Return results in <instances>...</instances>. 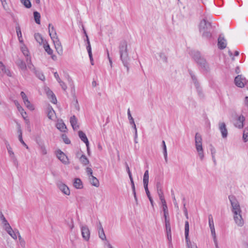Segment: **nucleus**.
Here are the masks:
<instances>
[{
	"mask_svg": "<svg viewBox=\"0 0 248 248\" xmlns=\"http://www.w3.org/2000/svg\"><path fill=\"white\" fill-rule=\"evenodd\" d=\"M228 198L232 207V212L234 214V220L239 226H242L244 225V220L241 214L242 211L239 203L235 196L230 195Z\"/></svg>",
	"mask_w": 248,
	"mask_h": 248,
	"instance_id": "1",
	"label": "nucleus"
},
{
	"mask_svg": "<svg viewBox=\"0 0 248 248\" xmlns=\"http://www.w3.org/2000/svg\"><path fill=\"white\" fill-rule=\"evenodd\" d=\"M119 51L120 59L127 71L129 70L130 58L128 56L127 50V44L125 40H122L120 42L119 46Z\"/></svg>",
	"mask_w": 248,
	"mask_h": 248,
	"instance_id": "2",
	"label": "nucleus"
},
{
	"mask_svg": "<svg viewBox=\"0 0 248 248\" xmlns=\"http://www.w3.org/2000/svg\"><path fill=\"white\" fill-rule=\"evenodd\" d=\"M192 58L202 71L208 72L210 71V68L209 63L199 51L194 52L192 53Z\"/></svg>",
	"mask_w": 248,
	"mask_h": 248,
	"instance_id": "3",
	"label": "nucleus"
},
{
	"mask_svg": "<svg viewBox=\"0 0 248 248\" xmlns=\"http://www.w3.org/2000/svg\"><path fill=\"white\" fill-rule=\"evenodd\" d=\"M211 24L205 19L202 20L199 25V31L202 37L209 39L212 37Z\"/></svg>",
	"mask_w": 248,
	"mask_h": 248,
	"instance_id": "4",
	"label": "nucleus"
},
{
	"mask_svg": "<svg viewBox=\"0 0 248 248\" xmlns=\"http://www.w3.org/2000/svg\"><path fill=\"white\" fill-rule=\"evenodd\" d=\"M195 141L196 150L201 160H202L204 158L203 150L202 146V138L201 134L198 132L195 134Z\"/></svg>",
	"mask_w": 248,
	"mask_h": 248,
	"instance_id": "5",
	"label": "nucleus"
},
{
	"mask_svg": "<svg viewBox=\"0 0 248 248\" xmlns=\"http://www.w3.org/2000/svg\"><path fill=\"white\" fill-rule=\"evenodd\" d=\"M56 155L57 158L64 164H69V159L66 155L61 150L58 149L56 152Z\"/></svg>",
	"mask_w": 248,
	"mask_h": 248,
	"instance_id": "6",
	"label": "nucleus"
},
{
	"mask_svg": "<svg viewBox=\"0 0 248 248\" xmlns=\"http://www.w3.org/2000/svg\"><path fill=\"white\" fill-rule=\"evenodd\" d=\"M26 61L28 64V67L32 71L37 78H41L43 76L42 73L39 70H36L34 65L31 63L30 58H27Z\"/></svg>",
	"mask_w": 248,
	"mask_h": 248,
	"instance_id": "7",
	"label": "nucleus"
},
{
	"mask_svg": "<svg viewBox=\"0 0 248 248\" xmlns=\"http://www.w3.org/2000/svg\"><path fill=\"white\" fill-rule=\"evenodd\" d=\"M165 229H166L167 236L168 240L169 241V246L170 247L172 246L171 231L170 220L165 221Z\"/></svg>",
	"mask_w": 248,
	"mask_h": 248,
	"instance_id": "8",
	"label": "nucleus"
},
{
	"mask_svg": "<svg viewBox=\"0 0 248 248\" xmlns=\"http://www.w3.org/2000/svg\"><path fill=\"white\" fill-rule=\"evenodd\" d=\"M81 234L83 238L85 241H89L90 237V231L87 226H82L81 227Z\"/></svg>",
	"mask_w": 248,
	"mask_h": 248,
	"instance_id": "9",
	"label": "nucleus"
},
{
	"mask_svg": "<svg viewBox=\"0 0 248 248\" xmlns=\"http://www.w3.org/2000/svg\"><path fill=\"white\" fill-rule=\"evenodd\" d=\"M189 225L188 221H185V239L186 243V245L188 248H190V241L189 238Z\"/></svg>",
	"mask_w": 248,
	"mask_h": 248,
	"instance_id": "10",
	"label": "nucleus"
},
{
	"mask_svg": "<svg viewBox=\"0 0 248 248\" xmlns=\"http://www.w3.org/2000/svg\"><path fill=\"white\" fill-rule=\"evenodd\" d=\"M218 128L221 133V136L223 139L226 138L228 136V130L226 125L224 122H220L218 124Z\"/></svg>",
	"mask_w": 248,
	"mask_h": 248,
	"instance_id": "11",
	"label": "nucleus"
},
{
	"mask_svg": "<svg viewBox=\"0 0 248 248\" xmlns=\"http://www.w3.org/2000/svg\"><path fill=\"white\" fill-rule=\"evenodd\" d=\"M58 187L59 189L64 194L69 195L70 191L69 187L63 183L60 182L57 184Z\"/></svg>",
	"mask_w": 248,
	"mask_h": 248,
	"instance_id": "12",
	"label": "nucleus"
},
{
	"mask_svg": "<svg viewBox=\"0 0 248 248\" xmlns=\"http://www.w3.org/2000/svg\"><path fill=\"white\" fill-rule=\"evenodd\" d=\"M217 45L218 48L220 49H224L226 47V40L224 39V37L222 36L221 35H219L218 38Z\"/></svg>",
	"mask_w": 248,
	"mask_h": 248,
	"instance_id": "13",
	"label": "nucleus"
},
{
	"mask_svg": "<svg viewBox=\"0 0 248 248\" xmlns=\"http://www.w3.org/2000/svg\"><path fill=\"white\" fill-rule=\"evenodd\" d=\"M98 235L99 238L102 240H106V235L105 234L103 228L102 226L101 223L100 221L99 222V224L98 226Z\"/></svg>",
	"mask_w": 248,
	"mask_h": 248,
	"instance_id": "14",
	"label": "nucleus"
},
{
	"mask_svg": "<svg viewBox=\"0 0 248 248\" xmlns=\"http://www.w3.org/2000/svg\"><path fill=\"white\" fill-rule=\"evenodd\" d=\"M70 122L74 130H76L79 128V125H76L78 122V120L75 115L70 117Z\"/></svg>",
	"mask_w": 248,
	"mask_h": 248,
	"instance_id": "15",
	"label": "nucleus"
},
{
	"mask_svg": "<svg viewBox=\"0 0 248 248\" xmlns=\"http://www.w3.org/2000/svg\"><path fill=\"white\" fill-rule=\"evenodd\" d=\"M55 48L56 49V51H57L58 53L61 55L62 54L63 50H62V47L61 44V43L59 40H57V41H55L53 42Z\"/></svg>",
	"mask_w": 248,
	"mask_h": 248,
	"instance_id": "16",
	"label": "nucleus"
},
{
	"mask_svg": "<svg viewBox=\"0 0 248 248\" xmlns=\"http://www.w3.org/2000/svg\"><path fill=\"white\" fill-rule=\"evenodd\" d=\"M237 121H239V122H237V124H235V126L239 129L243 128L244 123L245 121V117L243 115H241L238 117Z\"/></svg>",
	"mask_w": 248,
	"mask_h": 248,
	"instance_id": "17",
	"label": "nucleus"
},
{
	"mask_svg": "<svg viewBox=\"0 0 248 248\" xmlns=\"http://www.w3.org/2000/svg\"><path fill=\"white\" fill-rule=\"evenodd\" d=\"M73 185L77 189H81L83 187L82 182L80 178H75Z\"/></svg>",
	"mask_w": 248,
	"mask_h": 248,
	"instance_id": "18",
	"label": "nucleus"
},
{
	"mask_svg": "<svg viewBox=\"0 0 248 248\" xmlns=\"http://www.w3.org/2000/svg\"><path fill=\"white\" fill-rule=\"evenodd\" d=\"M78 134L80 140L85 143V144H88L89 143L88 139L86 135V134L82 131H79L78 132Z\"/></svg>",
	"mask_w": 248,
	"mask_h": 248,
	"instance_id": "19",
	"label": "nucleus"
},
{
	"mask_svg": "<svg viewBox=\"0 0 248 248\" xmlns=\"http://www.w3.org/2000/svg\"><path fill=\"white\" fill-rule=\"evenodd\" d=\"M15 104L16 105L18 110L20 112V114L24 119H25V116L27 115V113L24 111L23 108L20 105L17 101H15Z\"/></svg>",
	"mask_w": 248,
	"mask_h": 248,
	"instance_id": "20",
	"label": "nucleus"
},
{
	"mask_svg": "<svg viewBox=\"0 0 248 248\" xmlns=\"http://www.w3.org/2000/svg\"><path fill=\"white\" fill-rule=\"evenodd\" d=\"M246 78H234V83L236 86L240 88H243L245 86L246 83H244L243 80L245 81Z\"/></svg>",
	"mask_w": 248,
	"mask_h": 248,
	"instance_id": "21",
	"label": "nucleus"
},
{
	"mask_svg": "<svg viewBox=\"0 0 248 248\" xmlns=\"http://www.w3.org/2000/svg\"><path fill=\"white\" fill-rule=\"evenodd\" d=\"M16 64L18 67L22 70H25L27 68V65L25 62L21 59H18L16 62Z\"/></svg>",
	"mask_w": 248,
	"mask_h": 248,
	"instance_id": "22",
	"label": "nucleus"
},
{
	"mask_svg": "<svg viewBox=\"0 0 248 248\" xmlns=\"http://www.w3.org/2000/svg\"><path fill=\"white\" fill-rule=\"evenodd\" d=\"M89 178L90 182L93 186L97 187H98L99 186V181L95 176L93 175Z\"/></svg>",
	"mask_w": 248,
	"mask_h": 248,
	"instance_id": "23",
	"label": "nucleus"
},
{
	"mask_svg": "<svg viewBox=\"0 0 248 248\" xmlns=\"http://www.w3.org/2000/svg\"><path fill=\"white\" fill-rule=\"evenodd\" d=\"M54 114H55V112L54 110L52 107L49 105L47 108V117L48 118L52 120V117Z\"/></svg>",
	"mask_w": 248,
	"mask_h": 248,
	"instance_id": "24",
	"label": "nucleus"
},
{
	"mask_svg": "<svg viewBox=\"0 0 248 248\" xmlns=\"http://www.w3.org/2000/svg\"><path fill=\"white\" fill-rule=\"evenodd\" d=\"M79 160L80 162L83 165H87L89 164L90 162L88 158L85 155H82L81 156L79 157Z\"/></svg>",
	"mask_w": 248,
	"mask_h": 248,
	"instance_id": "25",
	"label": "nucleus"
},
{
	"mask_svg": "<svg viewBox=\"0 0 248 248\" xmlns=\"http://www.w3.org/2000/svg\"><path fill=\"white\" fill-rule=\"evenodd\" d=\"M7 233L14 239H16L17 238V236L16 234V232L15 231H14L13 230H12V228H11V227L10 226H9V227L7 228Z\"/></svg>",
	"mask_w": 248,
	"mask_h": 248,
	"instance_id": "26",
	"label": "nucleus"
},
{
	"mask_svg": "<svg viewBox=\"0 0 248 248\" xmlns=\"http://www.w3.org/2000/svg\"><path fill=\"white\" fill-rule=\"evenodd\" d=\"M34 38L36 41L39 44H42L45 43L44 42L43 38L42 35L39 33H36L34 34Z\"/></svg>",
	"mask_w": 248,
	"mask_h": 248,
	"instance_id": "27",
	"label": "nucleus"
},
{
	"mask_svg": "<svg viewBox=\"0 0 248 248\" xmlns=\"http://www.w3.org/2000/svg\"><path fill=\"white\" fill-rule=\"evenodd\" d=\"M44 48L45 51L49 55H52L53 54V50L50 48L49 45L47 43V42H45V43H44Z\"/></svg>",
	"mask_w": 248,
	"mask_h": 248,
	"instance_id": "28",
	"label": "nucleus"
},
{
	"mask_svg": "<svg viewBox=\"0 0 248 248\" xmlns=\"http://www.w3.org/2000/svg\"><path fill=\"white\" fill-rule=\"evenodd\" d=\"M33 16H34L35 22L37 24H40V18H41V16H40V13L37 11H35L33 12Z\"/></svg>",
	"mask_w": 248,
	"mask_h": 248,
	"instance_id": "29",
	"label": "nucleus"
},
{
	"mask_svg": "<svg viewBox=\"0 0 248 248\" xmlns=\"http://www.w3.org/2000/svg\"><path fill=\"white\" fill-rule=\"evenodd\" d=\"M148 182H149V171L148 170H146L145 171L144 175H143V185H148Z\"/></svg>",
	"mask_w": 248,
	"mask_h": 248,
	"instance_id": "30",
	"label": "nucleus"
},
{
	"mask_svg": "<svg viewBox=\"0 0 248 248\" xmlns=\"http://www.w3.org/2000/svg\"><path fill=\"white\" fill-rule=\"evenodd\" d=\"M6 148L8 150V153L10 155L12 156V157L15 160V161H16V159L15 157V156L14 155V152L12 151V148L10 146L9 144L7 142L6 143Z\"/></svg>",
	"mask_w": 248,
	"mask_h": 248,
	"instance_id": "31",
	"label": "nucleus"
},
{
	"mask_svg": "<svg viewBox=\"0 0 248 248\" xmlns=\"http://www.w3.org/2000/svg\"><path fill=\"white\" fill-rule=\"evenodd\" d=\"M16 30L17 35L18 38V40H19V42H22L23 40H22V33H21L20 28L19 25L16 26Z\"/></svg>",
	"mask_w": 248,
	"mask_h": 248,
	"instance_id": "32",
	"label": "nucleus"
},
{
	"mask_svg": "<svg viewBox=\"0 0 248 248\" xmlns=\"http://www.w3.org/2000/svg\"><path fill=\"white\" fill-rule=\"evenodd\" d=\"M57 127L61 131L64 132H65L66 131L65 130V129H67L66 125L63 122L58 123V124L57 125Z\"/></svg>",
	"mask_w": 248,
	"mask_h": 248,
	"instance_id": "33",
	"label": "nucleus"
},
{
	"mask_svg": "<svg viewBox=\"0 0 248 248\" xmlns=\"http://www.w3.org/2000/svg\"><path fill=\"white\" fill-rule=\"evenodd\" d=\"M0 70L5 73L7 76H11L10 72L8 70H6L5 69V66L1 62H0Z\"/></svg>",
	"mask_w": 248,
	"mask_h": 248,
	"instance_id": "34",
	"label": "nucleus"
},
{
	"mask_svg": "<svg viewBox=\"0 0 248 248\" xmlns=\"http://www.w3.org/2000/svg\"><path fill=\"white\" fill-rule=\"evenodd\" d=\"M243 140L245 142L248 141V127H246L243 131Z\"/></svg>",
	"mask_w": 248,
	"mask_h": 248,
	"instance_id": "35",
	"label": "nucleus"
},
{
	"mask_svg": "<svg viewBox=\"0 0 248 248\" xmlns=\"http://www.w3.org/2000/svg\"><path fill=\"white\" fill-rule=\"evenodd\" d=\"M86 48H87V51H88V53L89 54V56L90 58V60L91 62V64L92 65H93V55H92V52L91 46H86Z\"/></svg>",
	"mask_w": 248,
	"mask_h": 248,
	"instance_id": "36",
	"label": "nucleus"
},
{
	"mask_svg": "<svg viewBox=\"0 0 248 248\" xmlns=\"http://www.w3.org/2000/svg\"><path fill=\"white\" fill-rule=\"evenodd\" d=\"M20 1L27 8H30L31 6V4L30 0H20Z\"/></svg>",
	"mask_w": 248,
	"mask_h": 248,
	"instance_id": "37",
	"label": "nucleus"
},
{
	"mask_svg": "<svg viewBox=\"0 0 248 248\" xmlns=\"http://www.w3.org/2000/svg\"><path fill=\"white\" fill-rule=\"evenodd\" d=\"M49 36L53 41V42L59 40V39L57 36L56 31L49 33Z\"/></svg>",
	"mask_w": 248,
	"mask_h": 248,
	"instance_id": "38",
	"label": "nucleus"
},
{
	"mask_svg": "<svg viewBox=\"0 0 248 248\" xmlns=\"http://www.w3.org/2000/svg\"><path fill=\"white\" fill-rule=\"evenodd\" d=\"M40 149L43 155H46L47 151L46 149L45 146L43 142H41L40 144Z\"/></svg>",
	"mask_w": 248,
	"mask_h": 248,
	"instance_id": "39",
	"label": "nucleus"
},
{
	"mask_svg": "<svg viewBox=\"0 0 248 248\" xmlns=\"http://www.w3.org/2000/svg\"><path fill=\"white\" fill-rule=\"evenodd\" d=\"M62 139L63 142L65 144H69L71 143L70 140L68 138L66 135L64 134H62Z\"/></svg>",
	"mask_w": 248,
	"mask_h": 248,
	"instance_id": "40",
	"label": "nucleus"
},
{
	"mask_svg": "<svg viewBox=\"0 0 248 248\" xmlns=\"http://www.w3.org/2000/svg\"><path fill=\"white\" fill-rule=\"evenodd\" d=\"M159 57L163 61V62L167 63L168 62V58L165 54L163 52L159 53Z\"/></svg>",
	"mask_w": 248,
	"mask_h": 248,
	"instance_id": "41",
	"label": "nucleus"
},
{
	"mask_svg": "<svg viewBox=\"0 0 248 248\" xmlns=\"http://www.w3.org/2000/svg\"><path fill=\"white\" fill-rule=\"evenodd\" d=\"M21 50H22V52L23 54H24V55L26 57H27V58H29L28 57L29 55V52L27 48L25 46L22 47Z\"/></svg>",
	"mask_w": 248,
	"mask_h": 248,
	"instance_id": "42",
	"label": "nucleus"
},
{
	"mask_svg": "<svg viewBox=\"0 0 248 248\" xmlns=\"http://www.w3.org/2000/svg\"><path fill=\"white\" fill-rule=\"evenodd\" d=\"M57 81H58V82L60 84V85L61 86L62 89L64 91H65L66 89H67V86L65 85V83L64 82H63L62 81L61 78H57Z\"/></svg>",
	"mask_w": 248,
	"mask_h": 248,
	"instance_id": "43",
	"label": "nucleus"
},
{
	"mask_svg": "<svg viewBox=\"0 0 248 248\" xmlns=\"http://www.w3.org/2000/svg\"><path fill=\"white\" fill-rule=\"evenodd\" d=\"M1 4L3 9L6 11V12L9 14L10 13V10L7 6L6 0H5V1L3 2V3H1Z\"/></svg>",
	"mask_w": 248,
	"mask_h": 248,
	"instance_id": "44",
	"label": "nucleus"
},
{
	"mask_svg": "<svg viewBox=\"0 0 248 248\" xmlns=\"http://www.w3.org/2000/svg\"><path fill=\"white\" fill-rule=\"evenodd\" d=\"M0 218L1 220L2 223L4 225H8V226H10L9 223L8 222L7 220L6 219L5 217H4L3 215L1 213L0 215Z\"/></svg>",
	"mask_w": 248,
	"mask_h": 248,
	"instance_id": "45",
	"label": "nucleus"
},
{
	"mask_svg": "<svg viewBox=\"0 0 248 248\" xmlns=\"http://www.w3.org/2000/svg\"><path fill=\"white\" fill-rule=\"evenodd\" d=\"M45 91L46 92L47 97H49V96L54 95L53 92L48 87L45 88Z\"/></svg>",
	"mask_w": 248,
	"mask_h": 248,
	"instance_id": "46",
	"label": "nucleus"
},
{
	"mask_svg": "<svg viewBox=\"0 0 248 248\" xmlns=\"http://www.w3.org/2000/svg\"><path fill=\"white\" fill-rule=\"evenodd\" d=\"M17 232L18 233V238L20 245L22 247L24 248L25 246V241L22 238L18 231H17Z\"/></svg>",
	"mask_w": 248,
	"mask_h": 248,
	"instance_id": "47",
	"label": "nucleus"
},
{
	"mask_svg": "<svg viewBox=\"0 0 248 248\" xmlns=\"http://www.w3.org/2000/svg\"><path fill=\"white\" fill-rule=\"evenodd\" d=\"M192 80L197 90L201 88L197 78H192Z\"/></svg>",
	"mask_w": 248,
	"mask_h": 248,
	"instance_id": "48",
	"label": "nucleus"
},
{
	"mask_svg": "<svg viewBox=\"0 0 248 248\" xmlns=\"http://www.w3.org/2000/svg\"><path fill=\"white\" fill-rule=\"evenodd\" d=\"M208 220H209V225L210 227H212V226H214L213 219L212 216L211 215H209L208 216Z\"/></svg>",
	"mask_w": 248,
	"mask_h": 248,
	"instance_id": "49",
	"label": "nucleus"
},
{
	"mask_svg": "<svg viewBox=\"0 0 248 248\" xmlns=\"http://www.w3.org/2000/svg\"><path fill=\"white\" fill-rule=\"evenodd\" d=\"M171 195L172 196L173 203H174L175 206L176 207H177V208H178V205L176 202V200L175 199V197L174 196V194L173 191L172 190H171Z\"/></svg>",
	"mask_w": 248,
	"mask_h": 248,
	"instance_id": "50",
	"label": "nucleus"
},
{
	"mask_svg": "<svg viewBox=\"0 0 248 248\" xmlns=\"http://www.w3.org/2000/svg\"><path fill=\"white\" fill-rule=\"evenodd\" d=\"M25 105L26 106L27 108L31 110H33L34 109L33 105L31 103L30 101H28V103H26Z\"/></svg>",
	"mask_w": 248,
	"mask_h": 248,
	"instance_id": "51",
	"label": "nucleus"
},
{
	"mask_svg": "<svg viewBox=\"0 0 248 248\" xmlns=\"http://www.w3.org/2000/svg\"><path fill=\"white\" fill-rule=\"evenodd\" d=\"M48 98L50 100V101L52 103H53L54 104H56L57 103V98L54 94L52 96H49V97H48Z\"/></svg>",
	"mask_w": 248,
	"mask_h": 248,
	"instance_id": "52",
	"label": "nucleus"
},
{
	"mask_svg": "<svg viewBox=\"0 0 248 248\" xmlns=\"http://www.w3.org/2000/svg\"><path fill=\"white\" fill-rule=\"evenodd\" d=\"M148 185H143V186H144V189L145 190L146 194L148 198H149L151 197V196L149 190L148 189Z\"/></svg>",
	"mask_w": 248,
	"mask_h": 248,
	"instance_id": "53",
	"label": "nucleus"
},
{
	"mask_svg": "<svg viewBox=\"0 0 248 248\" xmlns=\"http://www.w3.org/2000/svg\"><path fill=\"white\" fill-rule=\"evenodd\" d=\"M18 139L20 142L27 148L28 149L29 147L28 145L25 143V142L22 139V136L21 135H18Z\"/></svg>",
	"mask_w": 248,
	"mask_h": 248,
	"instance_id": "54",
	"label": "nucleus"
},
{
	"mask_svg": "<svg viewBox=\"0 0 248 248\" xmlns=\"http://www.w3.org/2000/svg\"><path fill=\"white\" fill-rule=\"evenodd\" d=\"M129 179H130V183H131V185L132 190V191H135V190H136V188H135V186L133 177H130Z\"/></svg>",
	"mask_w": 248,
	"mask_h": 248,
	"instance_id": "55",
	"label": "nucleus"
},
{
	"mask_svg": "<svg viewBox=\"0 0 248 248\" xmlns=\"http://www.w3.org/2000/svg\"><path fill=\"white\" fill-rule=\"evenodd\" d=\"M164 212V217L165 218V221H170V217L169 215V211H165Z\"/></svg>",
	"mask_w": 248,
	"mask_h": 248,
	"instance_id": "56",
	"label": "nucleus"
},
{
	"mask_svg": "<svg viewBox=\"0 0 248 248\" xmlns=\"http://www.w3.org/2000/svg\"><path fill=\"white\" fill-rule=\"evenodd\" d=\"M86 172L89 177L93 176V170L91 168L87 167L86 168Z\"/></svg>",
	"mask_w": 248,
	"mask_h": 248,
	"instance_id": "57",
	"label": "nucleus"
},
{
	"mask_svg": "<svg viewBox=\"0 0 248 248\" xmlns=\"http://www.w3.org/2000/svg\"><path fill=\"white\" fill-rule=\"evenodd\" d=\"M48 31H49V34L56 31L54 29V27L51 24H49V25H48Z\"/></svg>",
	"mask_w": 248,
	"mask_h": 248,
	"instance_id": "58",
	"label": "nucleus"
},
{
	"mask_svg": "<svg viewBox=\"0 0 248 248\" xmlns=\"http://www.w3.org/2000/svg\"><path fill=\"white\" fill-rule=\"evenodd\" d=\"M157 192L158 196L159 197V199L164 197L162 189H159L157 190Z\"/></svg>",
	"mask_w": 248,
	"mask_h": 248,
	"instance_id": "59",
	"label": "nucleus"
},
{
	"mask_svg": "<svg viewBox=\"0 0 248 248\" xmlns=\"http://www.w3.org/2000/svg\"><path fill=\"white\" fill-rule=\"evenodd\" d=\"M183 206H184L183 210H184V214H185L186 218L187 219H188V212H187V209L186 207V203H184Z\"/></svg>",
	"mask_w": 248,
	"mask_h": 248,
	"instance_id": "60",
	"label": "nucleus"
},
{
	"mask_svg": "<svg viewBox=\"0 0 248 248\" xmlns=\"http://www.w3.org/2000/svg\"><path fill=\"white\" fill-rule=\"evenodd\" d=\"M197 91L198 92V95H199V96L200 97L203 98L204 97V94H203V93H202V88H201L200 89H198L197 90Z\"/></svg>",
	"mask_w": 248,
	"mask_h": 248,
	"instance_id": "61",
	"label": "nucleus"
},
{
	"mask_svg": "<svg viewBox=\"0 0 248 248\" xmlns=\"http://www.w3.org/2000/svg\"><path fill=\"white\" fill-rule=\"evenodd\" d=\"M210 230H211V234H212V235L214 238H216V232H215V227L214 226H212V227H210Z\"/></svg>",
	"mask_w": 248,
	"mask_h": 248,
	"instance_id": "62",
	"label": "nucleus"
},
{
	"mask_svg": "<svg viewBox=\"0 0 248 248\" xmlns=\"http://www.w3.org/2000/svg\"><path fill=\"white\" fill-rule=\"evenodd\" d=\"M210 151L211 152V155H215V154L216 153V150L215 148L214 147V146L212 144L210 145Z\"/></svg>",
	"mask_w": 248,
	"mask_h": 248,
	"instance_id": "63",
	"label": "nucleus"
},
{
	"mask_svg": "<svg viewBox=\"0 0 248 248\" xmlns=\"http://www.w3.org/2000/svg\"><path fill=\"white\" fill-rule=\"evenodd\" d=\"M156 190H158L159 189H162V184L161 183V182L159 181H158L156 182Z\"/></svg>",
	"mask_w": 248,
	"mask_h": 248,
	"instance_id": "64",
	"label": "nucleus"
}]
</instances>
